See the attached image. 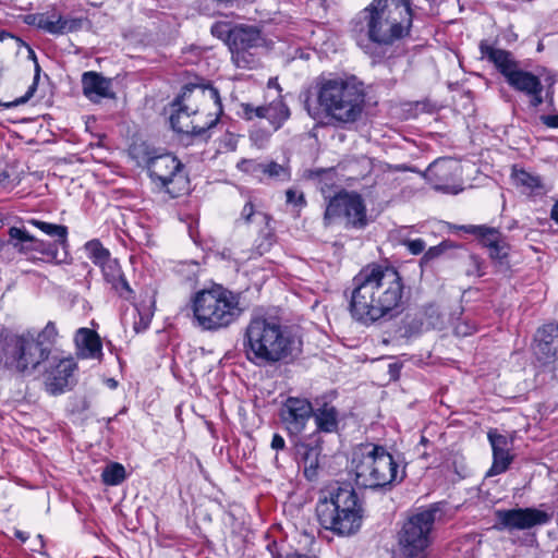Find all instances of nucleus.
Instances as JSON below:
<instances>
[{"label": "nucleus", "mask_w": 558, "mask_h": 558, "mask_svg": "<svg viewBox=\"0 0 558 558\" xmlns=\"http://www.w3.org/2000/svg\"><path fill=\"white\" fill-rule=\"evenodd\" d=\"M352 284L348 310L354 320L369 326L399 312L403 283L395 268L367 265L354 276Z\"/></svg>", "instance_id": "nucleus-1"}, {"label": "nucleus", "mask_w": 558, "mask_h": 558, "mask_svg": "<svg viewBox=\"0 0 558 558\" xmlns=\"http://www.w3.org/2000/svg\"><path fill=\"white\" fill-rule=\"evenodd\" d=\"M315 96L316 106L305 101V109L313 119L325 114L341 123H352L361 117L365 105L363 84L354 78L319 77Z\"/></svg>", "instance_id": "nucleus-2"}, {"label": "nucleus", "mask_w": 558, "mask_h": 558, "mask_svg": "<svg viewBox=\"0 0 558 558\" xmlns=\"http://www.w3.org/2000/svg\"><path fill=\"white\" fill-rule=\"evenodd\" d=\"M57 336L54 323L49 322L41 331L7 337L0 343V366L26 376L40 373L41 366L50 361Z\"/></svg>", "instance_id": "nucleus-3"}, {"label": "nucleus", "mask_w": 558, "mask_h": 558, "mask_svg": "<svg viewBox=\"0 0 558 558\" xmlns=\"http://www.w3.org/2000/svg\"><path fill=\"white\" fill-rule=\"evenodd\" d=\"M301 341L287 328L265 317L251 319L245 330V353L257 365L274 364L300 351Z\"/></svg>", "instance_id": "nucleus-4"}, {"label": "nucleus", "mask_w": 558, "mask_h": 558, "mask_svg": "<svg viewBox=\"0 0 558 558\" xmlns=\"http://www.w3.org/2000/svg\"><path fill=\"white\" fill-rule=\"evenodd\" d=\"M378 45H391L412 25L410 0H373L359 15L356 26Z\"/></svg>", "instance_id": "nucleus-5"}, {"label": "nucleus", "mask_w": 558, "mask_h": 558, "mask_svg": "<svg viewBox=\"0 0 558 558\" xmlns=\"http://www.w3.org/2000/svg\"><path fill=\"white\" fill-rule=\"evenodd\" d=\"M316 517L324 529L349 536L361 529L363 508L350 485H336L322 493L316 505Z\"/></svg>", "instance_id": "nucleus-6"}, {"label": "nucleus", "mask_w": 558, "mask_h": 558, "mask_svg": "<svg viewBox=\"0 0 558 558\" xmlns=\"http://www.w3.org/2000/svg\"><path fill=\"white\" fill-rule=\"evenodd\" d=\"M192 308L195 324L208 331L227 328L243 313L240 294L222 286L196 292L192 300Z\"/></svg>", "instance_id": "nucleus-7"}, {"label": "nucleus", "mask_w": 558, "mask_h": 558, "mask_svg": "<svg viewBox=\"0 0 558 558\" xmlns=\"http://www.w3.org/2000/svg\"><path fill=\"white\" fill-rule=\"evenodd\" d=\"M352 466L356 485L364 488L385 487L404 478L393 457L378 445H361L353 453Z\"/></svg>", "instance_id": "nucleus-8"}, {"label": "nucleus", "mask_w": 558, "mask_h": 558, "mask_svg": "<svg viewBox=\"0 0 558 558\" xmlns=\"http://www.w3.org/2000/svg\"><path fill=\"white\" fill-rule=\"evenodd\" d=\"M483 59L492 62L514 90L530 97V105L538 107L543 104V84L538 76L520 68L519 62L510 51L496 48L486 40L480 43Z\"/></svg>", "instance_id": "nucleus-9"}, {"label": "nucleus", "mask_w": 558, "mask_h": 558, "mask_svg": "<svg viewBox=\"0 0 558 558\" xmlns=\"http://www.w3.org/2000/svg\"><path fill=\"white\" fill-rule=\"evenodd\" d=\"M439 504L418 509L403 523L398 534V545L402 558H428L435 523L441 519Z\"/></svg>", "instance_id": "nucleus-10"}, {"label": "nucleus", "mask_w": 558, "mask_h": 558, "mask_svg": "<svg viewBox=\"0 0 558 558\" xmlns=\"http://www.w3.org/2000/svg\"><path fill=\"white\" fill-rule=\"evenodd\" d=\"M130 155L137 166L147 169L150 180L158 189L174 195L171 185L184 180L183 165L175 156L160 153L145 142L133 144Z\"/></svg>", "instance_id": "nucleus-11"}, {"label": "nucleus", "mask_w": 558, "mask_h": 558, "mask_svg": "<svg viewBox=\"0 0 558 558\" xmlns=\"http://www.w3.org/2000/svg\"><path fill=\"white\" fill-rule=\"evenodd\" d=\"M171 107L182 108L195 118H201L203 111L215 109L217 120L222 113V105L219 92L211 85L187 84L182 87L181 93L174 98Z\"/></svg>", "instance_id": "nucleus-12"}, {"label": "nucleus", "mask_w": 558, "mask_h": 558, "mask_svg": "<svg viewBox=\"0 0 558 558\" xmlns=\"http://www.w3.org/2000/svg\"><path fill=\"white\" fill-rule=\"evenodd\" d=\"M324 219L327 223L341 219L347 227L355 229L365 228L368 223L363 198L349 192H340L329 201Z\"/></svg>", "instance_id": "nucleus-13"}, {"label": "nucleus", "mask_w": 558, "mask_h": 558, "mask_svg": "<svg viewBox=\"0 0 558 558\" xmlns=\"http://www.w3.org/2000/svg\"><path fill=\"white\" fill-rule=\"evenodd\" d=\"M497 531L529 530L536 525L546 524L550 517L536 508L498 509L495 511Z\"/></svg>", "instance_id": "nucleus-14"}, {"label": "nucleus", "mask_w": 558, "mask_h": 558, "mask_svg": "<svg viewBox=\"0 0 558 558\" xmlns=\"http://www.w3.org/2000/svg\"><path fill=\"white\" fill-rule=\"evenodd\" d=\"M260 33L254 26L236 25L227 32L226 43L232 52V61L238 68H246V50L258 46Z\"/></svg>", "instance_id": "nucleus-15"}, {"label": "nucleus", "mask_w": 558, "mask_h": 558, "mask_svg": "<svg viewBox=\"0 0 558 558\" xmlns=\"http://www.w3.org/2000/svg\"><path fill=\"white\" fill-rule=\"evenodd\" d=\"M75 367L73 360L51 354L50 361L41 366L46 390L53 396L62 393L69 387Z\"/></svg>", "instance_id": "nucleus-16"}, {"label": "nucleus", "mask_w": 558, "mask_h": 558, "mask_svg": "<svg viewBox=\"0 0 558 558\" xmlns=\"http://www.w3.org/2000/svg\"><path fill=\"white\" fill-rule=\"evenodd\" d=\"M460 175V166L450 159H438L425 171V178L436 191L457 194L461 191L456 184Z\"/></svg>", "instance_id": "nucleus-17"}, {"label": "nucleus", "mask_w": 558, "mask_h": 558, "mask_svg": "<svg viewBox=\"0 0 558 558\" xmlns=\"http://www.w3.org/2000/svg\"><path fill=\"white\" fill-rule=\"evenodd\" d=\"M8 233L10 236L9 243L20 254L29 255L36 252L49 259L57 260L58 250L56 248V244L37 239L27 230L17 227H11Z\"/></svg>", "instance_id": "nucleus-18"}, {"label": "nucleus", "mask_w": 558, "mask_h": 558, "mask_svg": "<svg viewBox=\"0 0 558 558\" xmlns=\"http://www.w3.org/2000/svg\"><path fill=\"white\" fill-rule=\"evenodd\" d=\"M242 113L246 120L254 118L266 119L274 130L280 129L290 118V109L283 101L281 95L268 104L262 106H253L252 104H242Z\"/></svg>", "instance_id": "nucleus-19"}, {"label": "nucleus", "mask_w": 558, "mask_h": 558, "mask_svg": "<svg viewBox=\"0 0 558 558\" xmlns=\"http://www.w3.org/2000/svg\"><path fill=\"white\" fill-rule=\"evenodd\" d=\"M313 415L312 403L307 399L289 397L283 403L280 417L291 434H300Z\"/></svg>", "instance_id": "nucleus-20"}, {"label": "nucleus", "mask_w": 558, "mask_h": 558, "mask_svg": "<svg viewBox=\"0 0 558 558\" xmlns=\"http://www.w3.org/2000/svg\"><path fill=\"white\" fill-rule=\"evenodd\" d=\"M196 119L194 113H189L187 110H182V108L172 107L170 124L173 131L178 133L191 136H203L217 123V117L204 123H196Z\"/></svg>", "instance_id": "nucleus-21"}, {"label": "nucleus", "mask_w": 558, "mask_h": 558, "mask_svg": "<svg viewBox=\"0 0 558 558\" xmlns=\"http://www.w3.org/2000/svg\"><path fill=\"white\" fill-rule=\"evenodd\" d=\"M535 354L544 364L558 363V325L547 324L537 330Z\"/></svg>", "instance_id": "nucleus-22"}, {"label": "nucleus", "mask_w": 558, "mask_h": 558, "mask_svg": "<svg viewBox=\"0 0 558 558\" xmlns=\"http://www.w3.org/2000/svg\"><path fill=\"white\" fill-rule=\"evenodd\" d=\"M83 94L93 102H98L102 98L116 97L112 90V81L97 72H85L82 76Z\"/></svg>", "instance_id": "nucleus-23"}, {"label": "nucleus", "mask_w": 558, "mask_h": 558, "mask_svg": "<svg viewBox=\"0 0 558 558\" xmlns=\"http://www.w3.org/2000/svg\"><path fill=\"white\" fill-rule=\"evenodd\" d=\"M104 279L111 288L123 299L129 300L132 296L130 288L121 267L117 259L111 258L100 266Z\"/></svg>", "instance_id": "nucleus-24"}, {"label": "nucleus", "mask_w": 558, "mask_h": 558, "mask_svg": "<svg viewBox=\"0 0 558 558\" xmlns=\"http://www.w3.org/2000/svg\"><path fill=\"white\" fill-rule=\"evenodd\" d=\"M469 231H477L483 239V243L489 250V256L494 259L502 260L508 255V246L506 242L500 238V234L495 229L485 227L470 226Z\"/></svg>", "instance_id": "nucleus-25"}, {"label": "nucleus", "mask_w": 558, "mask_h": 558, "mask_svg": "<svg viewBox=\"0 0 558 558\" xmlns=\"http://www.w3.org/2000/svg\"><path fill=\"white\" fill-rule=\"evenodd\" d=\"M317 430L324 433H333L338 428V410L328 403H324L316 411L313 410Z\"/></svg>", "instance_id": "nucleus-26"}, {"label": "nucleus", "mask_w": 558, "mask_h": 558, "mask_svg": "<svg viewBox=\"0 0 558 558\" xmlns=\"http://www.w3.org/2000/svg\"><path fill=\"white\" fill-rule=\"evenodd\" d=\"M28 223L38 228L45 234L54 239V242H50L51 244H56V248L58 250V245L64 246L66 244L68 238V228L63 225H56L46 221H41L38 219H31Z\"/></svg>", "instance_id": "nucleus-27"}, {"label": "nucleus", "mask_w": 558, "mask_h": 558, "mask_svg": "<svg viewBox=\"0 0 558 558\" xmlns=\"http://www.w3.org/2000/svg\"><path fill=\"white\" fill-rule=\"evenodd\" d=\"M78 345L87 351V356L96 357L101 353V343L95 331L88 328L78 329L75 338Z\"/></svg>", "instance_id": "nucleus-28"}, {"label": "nucleus", "mask_w": 558, "mask_h": 558, "mask_svg": "<svg viewBox=\"0 0 558 558\" xmlns=\"http://www.w3.org/2000/svg\"><path fill=\"white\" fill-rule=\"evenodd\" d=\"M511 178L515 186L522 187L523 191L527 193H532L535 190L543 187L541 178L525 171L524 169H517L514 167Z\"/></svg>", "instance_id": "nucleus-29"}, {"label": "nucleus", "mask_w": 558, "mask_h": 558, "mask_svg": "<svg viewBox=\"0 0 558 558\" xmlns=\"http://www.w3.org/2000/svg\"><path fill=\"white\" fill-rule=\"evenodd\" d=\"M32 21L28 23H35L39 28L53 34V35H62V16L61 15H52L47 16L45 14L32 15L28 16Z\"/></svg>", "instance_id": "nucleus-30"}, {"label": "nucleus", "mask_w": 558, "mask_h": 558, "mask_svg": "<svg viewBox=\"0 0 558 558\" xmlns=\"http://www.w3.org/2000/svg\"><path fill=\"white\" fill-rule=\"evenodd\" d=\"M88 257L99 267L111 259L110 253L98 240H92L85 244Z\"/></svg>", "instance_id": "nucleus-31"}, {"label": "nucleus", "mask_w": 558, "mask_h": 558, "mask_svg": "<svg viewBox=\"0 0 558 558\" xmlns=\"http://www.w3.org/2000/svg\"><path fill=\"white\" fill-rule=\"evenodd\" d=\"M493 465L487 472V476H495L504 473L513 460V456L509 453V450L493 451Z\"/></svg>", "instance_id": "nucleus-32"}, {"label": "nucleus", "mask_w": 558, "mask_h": 558, "mask_svg": "<svg viewBox=\"0 0 558 558\" xmlns=\"http://www.w3.org/2000/svg\"><path fill=\"white\" fill-rule=\"evenodd\" d=\"M101 478L106 485H119L125 478V469L120 463H111L102 471Z\"/></svg>", "instance_id": "nucleus-33"}, {"label": "nucleus", "mask_w": 558, "mask_h": 558, "mask_svg": "<svg viewBox=\"0 0 558 558\" xmlns=\"http://www.w3.org/2000/svg\"><path fill=\"white\" fill-rule=\"evenodd\" d=\"M304 474L308 480H312L318 468V450L316 448H306L303 453Z\"/></svg>", "instance_id": "nucleus-34"}, {"label": "nucleus", "mask_w": 558, "mask_h": 558, "mask_svg": "<svg viewBox=\"0 0 558 558\" xmlns=\"http://www.w3.org/2000/svg\"><path fill=\"white\" fill-rule=\"evenodd\" d=\"M270 179L278 181H288L290 179V170L288 167L279 165L275 161H270L265 163L264 173Z\"/></svg>", "instance_id": "nucleus-35"}, {"label": "nucleus", "mask_w": 558, "mask_h": 558, "mask_svg": "<svg viewBox=\"0 0 558 558\" xmlns=\"http://www.w3.org/2000/svg\"><path fill=\"white\" fill-rule=\"evenodd\" d=\"M39 72H40V66L39 64L36 62L35 64V77H34V83L29 86L28 90L26 92V94L17 99H15L14 101H11V102H1L0 101V106H3L5 108H11V107H16V106H20V105H23L25 102H27L29 100L31 97H33L36 88H37V80L39 78Z\"/></svg>", "instance_id": "nucleus-36"}, {"label": "nucleus", "mask_w": 558, "mask_h": 558, "mask_svg": "<svg viewBox=\"0 0 558 558\" xmlns=\"http://www.w3.org/2000/svg\"><path fill=\"white\" fill-rule=\"evenodd\" d=\"M264 166L265 163L257 162L253 159H242L238 162V168L246 173H250L254 177H259L264 173Z\"/></svg>", "instance_id": "nucleus-37"}, {"label": "nucleus", "mask_w": 558, "mask_h": 558, "mask_svg": "<svg viewBox=\"0 0 558 558\" xmlns=\"http://www.w3.org/2000/svg\"><path fill=\"white\" fill-rule=\"evenodd\" d=\"M257 217L260 218L262 222L268 221V216L263 213H255L254 206L251 202L246 203L241 211V218L246 222L250 223L253 221V218Z\"/></svg>", "instance_id": "nucleus-38"}, {"label": "nucleus", "mask_w": 558, "mask_h": 558, "mask_svg": "<svg viewBox=\"0 0 558 558\" xmlns=\"http://www.w3.org/2000/svg\"><path fill=\"white\" fill-rule=\"evenodd\" d=\"M488 439L492 445L493 451H504L508 449V438L501 434L494 432L488 433Z\"/></svg>", "instance_id": "nucleus-39"}, {"label": "nucleus", "mask_w": 558, "mask_h": 558, "mask_svg": "<svg viewBox=\"0 0 558 558\" xmlns=\"http://www.w3.org/2000/svg\"><path fill=\"white\" fill-rule=\"evenodd\" d=\"M445 252L442 244L429 247L421 258V265L428 264L433 259L439 257Z\"/></svg>", "instance_id": "nucleus-40"}, {"label": "nucleus", "mask_w": 558, "mask_h": 558, "mask_svg": "<svg viewBox=\"0 0 558 558\" xmlns=\"http://www.w3.org/2000/svg\"><path fill=\"white\" fill-rule=\"evenodd\" d=\"M82 27L81 19H65L62 17V35L76 32Z\"/></svg>", "instance_id": "nucleus-41"}, {"label": "nucleus", "mask_w": 558, "mask_h": 558, "mask_svg": "<svg viewBox=\"0 0 558 558\" xmlns=\"http://www.w3.org/2000/svg\"><path fill=\"white\" fill-rule=\"evenodd\" d=\"M403 244L413 255L423 253L426 246L422 239L405 240Z\"/></svg>", "instance_id": "nucleus-42"}, {"label": "nucleus", "mask_w": 558, "mask_h": 558, "mask_svg": "<svg viewBox=\"0 0 558 558\" xmlns=\"http://www.w3.org/2000/svg\"><path fill=\"white\" fill-rule=\"evenodd\" d=\"M287 203L292 204L294 206H303L305 205V199L303 193L298 192L296 190L289 189L286 192Z\"/></svg>", "instance_id": "nucleus-43"}, {"label": "nucleus", "mask_w": 558, "mask_h": 558, "mask_svg": "<svg viewBox=\"0 0 558 558\" xmlns=\"http://www.w3.org/2000/svg\"><path fill=\"white\" fill-rule=\"evenodd\" d=\"M274 244V235L271 232H267L263 238L262 242L257 244L256 251L258 255H263L268 252Z\"/></svg>", "instance_id": "nucleus-44"}, {"label": "nucleus", "mask_w": 558, "mask_h": 558, "mask_svg": "<svg viewBox=\"0 0 558 558\" xmlns=\"http://www.w3.org/2000/svg\"><path fill=\"white\" fill-rule=\"evenodd\" d=\"M543 124L550 129H558V113L543 114L539 117Z\"/></svg>", "instance_id": "nucleus-45"}, {"label": "nucleus", "mask_w": 558, "mask_h": 558, "mask_svg": "<svg viewBox=\"0 0 558 558\" xmlns=\"http://www.w3.org/2000/svg\"><path fill=\"white\" fill-rule=\"evenodd\" d=\"M475 330V328L466 323H463V324H458L456 327H454V332L458 335V336H462V337H465V336H469V335H472L473 331Z\"/></svg>", "instance_id": "nucleus-46"}, {"label": "nucleus", "mask_w": 558, "mask_h": 558, "mask_svg": "<svg viewBox=\"0 0 558 558\" xmlns=\"http://www.w3.org/2000/svg\"><path fill=\"white\" fill-rule=\"evenodd\" d=\"M236 138L233 134L227 133L222 138L223 147L228 150H234L236 148Z\"/></svg>", "instance_id": "nucleus-47"}, {"label": "nucleus", "mask_w": 558, "mask_h": 558, "mask_svg": "<svg viewBox=\"0 0 558 558\" xmlns=\"http://www.w3.org/2000/svg\"><path fill=\"white\" fill-rule=\"evenodd\" d=\"M284 439L279 434H275L271 440V448L275 450H281L284 448Z\"/></svg>", "instance_id": "nucleus-48"}, {"label": "nucleus", "mask_w": 558, "mask_h": 558, "mask_svg": "<svg viewBox=\"0 0 558 558\" xmlns=\"http://www.w3.org/2000/svg\"><path fill=\"white\" fill-rule=\"evenodd\" d=\"M203 116L199 119H196V123H204L205 121L216 118L215 109H208L207 111H203Z\"/></svg>", "instance_id": "nucleus-49"}, {"label": "nucleus", "mask_w": 558, "mask_h": 558, "mask_svg": "<svg viewBox=\"0 0 558 558\" xmlns=\"http://www.w3.org/2000/svg\"><path fill=\"white\" fill-rule=\"evenodd\" d=\"M230 28H226V26H221V25H215L213 26L211 28V33L214 35H217L219 37H222L223 35L227 36V32L229 31Z\"/></svg>", "instance_id": "nucleus-50"}, {"label": "nucleus", "mask_w": 558, "mask_h": 558, "mask_svg": "<svg viewBox=\"0 0 558 558\" xmlns=\"http://www.w3.org/2000/svg\"><path fill=\"white\" fill-rule=\"evenodd\" d=\"M272 558H280L279 556H276L274 553H272ZM286 558H316V557H310L307 555H303V554H299V553H293V554H289L286 556Z\"/></svg>", "instance_id": "nucleus-51"}, {"label": "nucleus", "mask_w": 558, "mask_h": 558, "mask_svg": "<svg viewBox=\"0 0 558 558\" xmlns=\"http://www.w3.org/2000/svg\"><path fill=\"white\" fill-rule=\"evenodd\" d=\"M550 218L558 225V201L554 204L551 208Z\"/></svg>", "instance_id": "nucleus-52"}, {"label": "nucleus", "mask_w": 558, "mask_h": 558, "mask_svg": "<svg viewBox=\"0 0 558 558\" xmlns=\"http://www.w3.org/2000/svg\"><path fill=\"white\" fill-rule=\"evenodd\" d=\"M14 535L16 538H19L22 542H26L28 539V535L25 532L20 531V530H15Z\"/></svg>", "instance_id": "nucleus-53"}, {"label": "nucleus", "mask_w": 558, "mask_h": 558, "mask_svg": "<svg viewBox=\"0 0 558 558\" xmlns=\"http://www.w3.org/2000/svg\"><path fill=\"white\" fill-rule=\"evenodd\" d=\"M268 88L269 89L275 88L277 92V95H280V87H279L277 80L270 78L268 82Z\"/></svg>", "instance_id": "nucleus-54"}, {"label": "nucleus", "mask_w": 558, "mask_h": 558, "mask_svg": "<svg viewBox=\"0 0 558 558\" xmlns=\"http://www.w3.org/2000/svg\"><path fill=\"white\" fill-rule=\"evenodd\" d=\"M11 37H13V36L9 32H5V31L0 32V41H3L7 38H11Z\"/></svg>", "instance_id": "nucleus-55"}, {"label": "nucleus", "mask_w": 558, "mask_h": 558, "mask_svg": "<svg viewBox=\"0 0 558 558\" xmlns=\"http://www.w3.org/2000/svg\"><path fill=\"white\" fill-rule=\"evenodd\" d=\"M37 538H38V542H39V546L43 547L44 546L43 536L38 535Z\"/></svg>", "instance_id": "nucleus-56"}]
</instances>
